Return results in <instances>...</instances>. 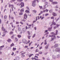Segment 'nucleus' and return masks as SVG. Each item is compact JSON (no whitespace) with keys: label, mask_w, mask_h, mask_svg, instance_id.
Returning a JSON list of instances; mask_svg holds the SVG:
<instances>
[{"label":"nucleus","mask_w":60,"mask_h":60,"mask_svg":"<svg viewBox=\"0 0 60 60\" xmlns=\"http://www.w3.org/2000/svg\"><path fill=\"white\" fill-rule=\"evenodd\" d=\"M36 0H34L32 2V5L33 7H34L36 5Z\"/></svg>","instance_id":"obj_1"},{"label":"nucleus","mask_w":60,"mask_h":60,"mask_svg":"<svg viewBox=\"0 0 60 60\" xmlns=\"http://www.w3.org/2000/svg\"><path fill=\"white\" fill-rule=\"evenodd\" d=\"M58 32V30H56V34H55L54 33V32H52L51 33V34H52L53 35H57V33Z\"/></svg>","instance_id":"obj_2"},{"label":"nucleus","mask_w":60,"mask_h":60,"mask_svg":"<svg viewBox=\"0 0 60 60\" xmlns=\"http://www.w3.org/2000/svg\"><path fill=\"white\" fill-rule=\"evenodd\" d=\"M21 5V6H20L21 8H22V7H23L24 6V3L22 2L19 5V6Z\"/></svg>","instance_id":"obj_3"},{"label":"nucleus","mask_w":60,"mask_h":60,"mask_svg":"<svg viewBox=\"0 0 60 60\" xmlns=\"http://www.w3.org/2000/svg\"><path fill=\"white\" fill-rule=\"evenodd\" d=\"M55 50L56 52H58L59 53H60V49L59 48L56 49Z\"/></svg>","instance_id":"obj_4"},{"label":"nucleus","mask_w":60,"mask_h":60,"mask_svg":"<svg viewBox=\"0 0 60 60\" xmlns=\"http://www.w3.org/2000/svg\"><path fill=\"white\" fill-rule=\"evenodd\" d=\"M45 5L44 6H43V8L44 9H46V8L45 7V6L46 5H47V4H48V2H45Z\"/></svg>","instance_id":"obj_5"},{"label":"nucleus","mask_w":60,"mask_h":60,"mask_svg":"<svg viewBox=\"0 0 60 60\" xmlns=\"http://www.w3.org/2000/svg\"><path fill=\"white\" fill-rule=\"evenodd\" d=\"M52 40H51V41H52L53 40H54V39H56V37L55 36H53V38H51Z\"/></svg>","instance_id":"obj_6"},{"label":"nucleus","mask_w":60,"mask_h":60,"mask_svg":"<svg viewBox=\"0 0 60 60\" xmlns=\"http://www.w3.org/2000/svg\"><path fill=\"white\" fill-rule=\"evenodd\" d=\"M52 58L53 59H56V56L55 55H53L52 56Z\"/></svg>","instance_id":"obj_7"},{"label":"nucleus","mask_w":60,"mask_h":60,"mask_svg":"<svg viewBox=\"0 0 60 60\" xmlns=\"http://www.w3.org/2000/svg\"><path fill=\"white\" fill-rule=\"evenodd\" d=\"M27 15L26 14H25L24 15V19H26V20L27 19L26 18H27Z\"/></svg>","instance_id":"obj_8"},{"label":"nucleus","mask_w":60,"mask_h":60,"mask_svg":"<svg viewBox=\"0 0 60 60\" xmlns=\"http://www.w3.org/2000/svg\"><path fill=\"white\" fill-rule=\"evenodd\" d=\"M52 27L49 28H48V30L50 31H52Z\"/></svg>","instance_id":"obj_9"},{"label":"nucleus","mask_w":60,"mask_h":60,"mask_svg":"<svg viewBox=\"0 0 60 60\" xmlns=\"http://www.w3.org/2000/svg\"><path fill=\"white\" fill-rule=\"evenodd\" d=\"M9 7L10 8L11 7L14 8V5L10 4H9Z\"/></svg>","instance_id":"obj_10"},{"label":"nucleus","mask_w":60,"mask_h":60,"mask_svg":"<svg viewBox=\"0 0 60 60\" xmlns=\"http://www.w3.org/2000/svg\"><path fill=\"white\" fill-rule=\"evenodd\" d=\"M22 41L25 44L26 43V42H27L26 40L25 39H23L22 40Z\"/></svg>","instance_id":"obj_11"},{"label":"nucleus","mask_w":60,"mask_h":60,"mask_svg":"<svg viewBox=\"0 0 60 60\" xmlns=\"http://www.w3.org/2000/svg\"><path fill=\"white\" fill-rule=\"evenodd\" d=\"M58 47V45L57 44H56L54 46V48H56V47Z\"/></svg>","instance_id":"obj_12"},{"label":"nucleus","mask_w":60,"mask_h":60,"mask_svg":"<svg viewBox=\"0 0 60 60\" xmlns=\"http://www.w3.org/2000/svg\"><path fill=\"white\" fill-rule=\"evenodd\" d=\"M24 8L21 9L20 11L21 12H23L24 11Z\"/></svg>","instance_id":"obj_13"},{"label":"nucleus","mask_w":60,"mask_h":60,"mask_svg":"<svg viewBox=\"0 0 60 60\" xmlns=\"http://www.w3.org/2000/svg\"><path fill=\"white\" fill-rule=\"evenodd\" d=\"M49 46V44H47L45 47V48L46 49H48V48Z\"/></svg>","instance_id":"obj_14"},{"label":"nucleus","mask_w":60,"mask_h":60,"mask_svg":"<svg viewBox=\"0 0 60 60\" xmlns=\"http://www.w3.org/2000/svg\"><path fill=\"white\" fill-rule=\"evenodd\" d=\"M56 58H57L58 59H59L60 58V55L59 54H58L56 56Z\"/></svg>","instance_id":"obj_15"},{"label":"nucleus","mask_w":60,"mask_h":60,"mask_svg":"<svg viewBox=\"0 0 60 60\" xmlns=\"http://www.w3.org/2000/svg\"><path fill=\"white\" fill-rule=\"evenodd\" d=\"M52 15L54 16H56L57 15H56V14L55 13L53 12L52 13Z\"/></svg>","instance_id":"obj_16"},{"label":"nucleus","mask_w":60,"mask_h":60,"mask_svg":"<svg viewBox=\"0 0 60 60\" xmlns=\"http://www.w3.org/2000/svg\"><path fill=\"white\" fill-rule=\"evenodd\" d=\"M57 4V2H53L52 3V4Z\"/></svg>","instance_id":"obj_17"},{"label":"nucleus","mask_w":60,"mask_h":60,"mask_svg":"<svg viewBox=\"0 0 60 60\" xmlns=\"http://www.w3.org/2000/svg\"><path fill=\"white\" fill-rule=\"evenodd\" d=\"M2 30L3 31H4V32H5V29H4V27H2Z\"/></svg>","instance_id":"obj_18"},{"label":"nucleus","mask_w":60,"mask_h":60,"mask_svg":"<svg viewBox=\"0 0 60 60\" xmlns=\"http://www.w3.org/2000/svg\"><path fill=\"white\" fill-rule=\"evenodd\" d=\"M7 41H8V42L10 43L11 41V39H9Z\"/></svg>","instance_id":"obj_19"},{"label":"nucleus","mask_w":60,"mask_h":60,"mask_svg":"<svg viewBox=\"0 0 60 60\" xmlns=\"http://www.w3.org/2000/svg\"><path fill=\"white\" fill-rule=\"evenodd\" d=\"M52 12H53V9H50L49 10V12H50V13H52Z\"/></svg>","instance_id":"obj_20"},{"label":"nucleus","mask_w":60,"mask_h":60,"mask_svg":"<svg viewBox=\"0 0 60 60\" xmlns=\"http://www.w3.org/2000/svg\"><path fill=\"white\" fill-rule=\"evenodd\" d=\"M21 54V57L22 58H23V57H24L25 56V55H24V54Z\"/></svg>","instance_id":"obj_21"},{"label":"nucleus","mask_w":60,"mask_h":60,"mask_svg":"<svg viewBox=\"0 0 60 60\" xmlns=\"http://www.w3.org/2000/svg\"><path fill=\"white\" fill-rule=\"evenodd\" d=\"M15 36V35H13L11 37V39H13V38H14V37Z\"/></svg>","instance_id":"obj_22"},{"label":"nucleus","mask_w":60,"mask_h":60,"mask_svg":"<svg viewBox=\"0 0 60 60\" xmlns=\"http://www.w3.org/2000/svg\"><path fill=\"white\" fill-rule=\"evenodd\" d=\"M14 46V44L13 43H12L11 44L10 46L11 47H12Z\"/></svg>","instance_id":"obj_23"},{"label":"nucleus","mask_w":60,"mask_h":60,"mask_svg":"<svg viewBox=\"0 0 60 60\" xmlns=\"http://www.w3.org/2000/svg\"><path fill=\"white\" fill-rule=\"evenodd\" d=\"M47 41V39L45 40V43L44 44L45 45H46L47 44V41Z\"/></svg>","instance_id":"obj_24"},{"label":"nucleus","mask_w":60,"mask_h":60,"mask_svg":"<svg viewBox=\"0 0 60 60\" xmlns=\"http://www.w3.org/2000/svg\"><path fill=\"white\" fill-rule=\"evenodd\" d=\"M18 30L19 31H20L21 30V28L20 27H19L18 28Z\"/></svg>","instance_id":"obj_25"},{"label":"nucleus","mask_w":60,"mask_h":60,"mask_svg":"<svg viewBox=\"0 0 60 60\" xmlns=\"http://www.w3.org/2000/svg\"><path fill=\"white\" fill-rule=\"evenodd\" d=\"M7 18V16L5 15L4 17V19H6Z\"/></svg>","instance_id":"obj_26"},{"label":"nucleus","mask_w":60,"mask_h":60,"mask_svg":"<svg viewBox=\"0 0 60 60\" xmlns=\"http://www.w3.org/2000/svg\"><path fill=\"white\" fill-rule=\"evenodd\" d=\"M22 30L23 32H25V31H26V29L25 28H22Z\"/></svg>","instance_id":"obj_27"},{"label":"nucleus","mask_w":60,"mask_h":60,"mask_svg":"<svg viewBox=\"0 0 60 60\" xmlns=\"http://www.w3.org/2000/svg\"><path fill=\"white\" fill-rule=\"evenodd\" d=\"M52 23L53 25H54V26H55V25H56V22H52Z\"/></svg>","instance_id":"obj_28"},{"label":"nucleus","mask_w":60,"mask_h":60,"mask_svg":"<svg viewBox=\"0 0 60 60\" xmlns=\"http://www.w3.org/2000/svg\"><path fill=\"white\" fill-rule=\"evenodd\" d=\"M34 55V54H31L29 55V57H31L32 56Z\"/></svg>","instance_id":"obj_29"},{"label":"nucleus","mask_w":60,"mask_h":60,"mask_svg":"<svg viewBox=\"0 0 60 60\" xmlns=\"http://www.w3.org/2000/svg\"><path fill=\"white\" fill-rule=\"evenodd\" d=\"M19 14L20 15H23V13L21 12L20 13H19Z\"/></svg>","instance_id":"obj_30"},{"label":"nucleus","mask_w":60,"mask_h":60,"mask_svg":"<svg viewBox=\"0 0 60 60\" xmlns=\"http://www.w3.org/2000/svg\"><path fill=\"white\" fill-rule=\"evenodd\" d=\"M35 35H36V34H34L33 35V36H32V38H34V37H35Z\"/></svg>","instance_id":"obj_31"},{"label":"nucleus","mask_w":60,"mask_h":60,"mask_svg":"<svg viewBox=\"0 0 60 60\" xmlns=\"http://www.w3.org/2000/svg\"><path fill=\"white\" fill-rule=\"evenodd\" d=\"M25 12H27V13H29V11L27 10H26L25 11Z\"/></svg>","instance_id":"obj_32"},{"label":"nucleus","mask_w":60,"mask_h":60,"mask_svg":"<svg viewBox=\"0 0 60 60\" xmlns=\"http://www.w3.org/2000/svg\"><path fill=\"white\" fill-rule=\"evenodd\" d=\"M13 51H15L16 50V48H13Z\"/></svg>","instance_id":"obj_33"},{"label":"nucleus","mask_w":60,"mask_h":60,"mask_svg":"<svg viewBox=\"0 0 60 60\" xmlns=\"http://www.w3.org/2000/svg\"><path fill=\"white\" fill-rule=\"evenodd\" d=\"M3 35H2L3 37H4L5 36V34L4 33H3Z\"/></svg>","instance_id":"obj_34"},{"label":"nucleus","mask_w":60,"mask_h":60,"mask_svg":"<svg viewBox=\"0 0 60 60\" xmlns=\"http://www.w3.org/2000/svg\"><path fill=\"white\" fill-rule=\"evenodd\" d=\"M36 21H34L33 22V23H34L35 22H36V21H37V17H36Z\"/></svg>","instance_id":"obj_35"},{"label":"nucleus","mask_w":60,"mask_h":60,"mask_svg":"<svg viewBox=\"0 0 60 60\" xmlns=\"http://www.w3.org/2000/svg\"><path fill=\"white\" fill-rule=\"evenodd\" d=\"M18 38H20L21 37V36L19 35H18Z\"/></svg>","instance_id":"obj_36"},{"label":"nucleus","mask_w":60,"mask_h":60,"mask_svg":"<svg viewBox=\"0 0 60 60\" xmlns=\"http://www.w3.org/2000/svg\"><path fill=\"white\" fill-rule=\"evenodd\" d=\"M39 54H42V52L41 51H40L39 52Z\"/></svg>","instance_id":"obj_37"},{"label":"nucleus","mask_w":60,"mask_h":60,"mask_svg":"<svg viewBox=\"0 0 60 60\" xmlns=\"http://www.w3.org/2000/svg\"><path fill=\"white\" fill-rule=\"evenodd\" d=\"M13 34V32L12 31H11L10 33V34Z\"/></svg>","instance_id":"obj_38"},{"label":"nucleus","mask_w":60,"mask_h":60,"mask_svg":"<svg viewBox=\"0 0 60 60\" xmlns=\"http://www.w3.org/2000/svg\"><path fill=\"white\" fill-rule=\"evenodd\" d=\"M30 37H31V36H28V38L29 39H30Z\"/></svg>","instance_id":"obj_39"},{"label":"nucleus","mask_w":60,"mask_h":60,"mask_svg":"<svg viewBox=\"0 0 60 60\" xmlns=\"http://www.w3.org/2000/svg\"><path fill=\"white\" fill-rule=\"evenodd\" d=\"M15 41H18V39H17V38H15Z\"/></svg>","instance_id":"obj_40"},{"label":"nucleus","mask_w":60,"mask_h":60,"mask_svg":"<svg viewBox=\"0 0 60 60\" xmlns=\"http://www.w3.org/2000/svg\"><path fill=\"white\" fill-rule=\"evenodd\" d=\"M23 1V0H17V1L18 2H22Z\"/></svg>","instance_id":"obj_41"},{"label":"nucleus","mask_w":60,"mask_h":60,"mask_svg":"<svg viewBox=\"0 0 60 60\" xmlns=\"http://www.w3.org/2000/svg\"><path fill=\"white\" fill-rule=\"evenodd\" d=\"M39 7L40 9H42V6H39Z\"/></svg>","instance_id":"obj_42"},{"label":"nucleus","mask_w":60,"mask_h":60,"mask_svg":"<svg viewBox=\"0 0 60 60\" xmlns=\"http://www.w3.org/2000/svg\"><path fill=\"white\" fill-rule=\"evenodd\" d=\"M4 45H3V46H0V48H4Z\"/></svg>","instance_id":"obj_43"},{"label":"nucleus","mask_w":60,"mask_h":60,"mask_svg":"<svg viewBox=\"0 0 60 60\" xmlns=\"http://www.w3.org/2000/svg\"><path fill=\"white\" fill-rule=\"evenodd\" d=\"M20 24H21L22 25H23V24H24V23L21 22H20Z\"/></svg>","instance_id":"obj_44"},{"label":"nucleus","mask_w":60,"mask_h":60,"mask_svg":"<svg viewBox=\"0 0 60 60\" xmlns=\"http://www.w3.org/2000/svg\"><path fill=\"white\" fill-rule=\"evenodd\" d=\"M3 50V48H1L0 47V51H2Z\"/></svg>","instance_id":"obj_45"},{"label":"nucleus","mask_w":60,"mask_h":60,"mask_svg":"<svg viewBox=\"0 0 60 60\" xmlns=\"http://www.w3.org/2000/svg\"><path fill=\"white\" fill-rule=\"evenodd\" d=\"M27 33H28V35H30V32L29 31H28Z\"/></svg>","instance_id":"obj_46"},{"label":"nucleus","mask_w":60,"mask_h":60,"mask_svg":"<svg viewBox=\"0 0 60 60\" xmlns=\"http://www.w3.org/2000/svg\"><path fill=\"white\" fill-rule=\"evenodd\" d=\"M33 12H35V13H36L37 12V11L35 10H33Z\"/></svg>","instance_id":"obj_47"},{"label":"nucleus","mask_w":60,"mask_h":60,"mask_svg":"<svg viewBox=\"0 0 60 60\" xmlns=\"http://www.w3.org/2000/svg\"><path fill=\"white\" fill-rule=\"evenodd\" d=\"M39 52V50L38 49H37L36 50L35 52Z\"/></svg>","instance_id":"obj_48"},{"label":"nucleus","mask_w":60,"mask_h":60,"mask_svg":"<svg viewBox=\"0 0 60 60\" xmlns=\"http://www.w3.org/2000/svg\"><path fill=\"white\" fill-rule=\"evenodd\" d=\"M22 21H24V22H25V21H26V20H25V19H23L22 20Z\"/></svg>","instance_id":"obj_49"},{"label":"nucleus","mask_w":60,"mask_h":60,"mask_svg":"<svg viewBox=\"0 0 60 60\" xmlns=\"http://www.w3.org/2000/svg\"><path fill=\"white\" fill-rule=\"evenodd\" d=\"M28 48V46H25L24 47L25 49H26V48Z\"/></svg>","instance_id":"obj_50"},{"label":"nucleus","mask_w":60,"mask_h":60,"mask_svg":"<svg viewBox=\"0 0 60 60\" xmlns=\"http://www.w3.org/2000/svg\"><path fill=\"white\" fill-rule=\"evenodd\" d=\"M56 25L57 26V27H59V26H60V25H58V24H56Z\"/></svg>","instance_id":"obj_51"},{"label":"nucleus","mask_w":60,"mask_h":60,"mask_svg":"<svg viewBox=\"0 0 60 60\" xmlns=\"http://www.w3.org/2000/svg\"><path fill=\"white\" fill-rule=\"evenodd\" d=\"M49 15V14H46L45 15V16H48V15Z\"/></svg>","instance_id":"obj_52"},{"label":"nucleus","mask_w":60,"mask_h":60,"mask_svg":"<svg viewBox=\"0 0 60 60\" xmlns=\"http://www.w3.org/2000/svg\"><path fill=\"white\" fill-rule=\"evenodd\" d=\"M26 8H27V10H29V8H28V7H27Z\"/></svg>","instance_id":"obj_53"},{"label":"nucleus","mask_w":60,"mask_h":60,"mask_svg":"<svg viewBox=\"0 0 60 60\" xmlns=\"http://www.w3.org/2000/svg\"><path fill=\"white\" fill-rule=\"evenodd\" d=\"M15 53L16 54H19V51H16L15 52Z\"/></svg>","instance_id":"obj_54"},{"label":"nucleus","mask_w":60,"mask_h":60,"mask_svg":"<svg viewBox=\"0 0 60 60\" xmlns=\"http://www.w3.org/2000/svg\"><path fill=\"white\" fill-rule=\"evenodd\" d=\"M54 17L52 16L51 17V19H54Z\"/></svg>","instance_id":"obj_55"},{"label":"nucleus","mask_w":60,"mask_h":60,"mask_svg":"<svg viewBox=\"0 0 60 60\" xmlns=\"http://www.w3.org/2000/svg\"><path fill=\"white\" fill-rule=\"evenodd\" d=\"M47 60H50V59H49V57L47 58Z\"/></svg>","instance_id":"obj_56"},{"label":"nucleus","mask_w":60,"mask_h":60,"mask_svg":"<svg viewBox=\"0 0 60 60\" xmlns=\"http://www.w3.org/2000/svg\"><path fill=\"white\" fill-rule=\"evenodd\" d=\"M26 54V52H25L22 53H21V54H22L23 55H24V54Z\"/></svg>","instance_id":"obj_57"},{"label":"nucleus","mask_w":60,"mask_h":60,"mask_svg":"<svg viewBox=\"0 0 60 60\" xmlns=\"http://www.w3.org/2000/svg\"><path fill=\"white\" fill-rule=\"evenodd\" d=\"M30 42V40H29L28 41H27V43H26V44H27L28 43V42L29 43V42Z\"/></svg>","instance_id":"obj_58"},{"label":"nucleus","mask_w":60,"mask_h":60,"mask_svg":"<svg viewBox=\"0 0 60 60\" xmlns=\"http://www.w3.org/2000/svg\"><path fill=\"white\" fill-rule=\"evenodd\" d=\"M1 23H2V20L1 19H0V24H1Z\"/></svg>","instance_id":"obj_59"},{"label":"nucleus","mask_w":60,"mask_h":60,"mask_svg":"<svg viewBox=\"0 0 60 60\" xmlns=\"http://www.w3.org/2000/svg\"><path fill=\"white\" fill-rule=\"evenodd\" d=\"M19 22H16V24H19Z\"/></svg>","instance_id":"obj_60"},{"label":"nucleus","mask_w":60,"mask_h":60,"mask_svg":"<svg viewBox=\"0 0 60 60\" xmlns=\"http://www.w3.org/2000/svg\"><path fill=\"white\" fill-rule=\"evenodd\" d=\"M56 27H56V26H54V29H56Z\"/></svg>","instance_id":"obj_61"},{"label":"nucleus","mask_w":60,"mask_h":60,"mask_svg":"<svg viewBox=\"0 0 60 60\" xmlns=\"http://www.w3.org/2000/svg\"><path fill=\"white\" fill-rule=\"evenodd\" d=\"M13 2H14V1H13V0H11L10 1L11 3H13Z\"/></svg>","instance_id":"obj_62"},{"label":"nucleus","mask_w":60,"mask_h":60,"mask_svg":"<svg viewBox=\"0 0 60 60\" xmlns=\"http://www.w3.org/2000/svg\"><path fill=\"white\" fill-rule=\"evenodd\" d=\"M48 32V30H45V33H46V32Z\"/></svg>","instance_id":"obj_63"},{"label":"nucleus","mask_w":60,"mask_h":60,"mask_svg":"<svg viewBox=\"0 0 60 60\" xmlns=\"http://www.w3.org/2000/svg\"><path fill=\"white\" fill-rule=\"evenodd\" d=\"M11 19H13V17H11Z\"/></svg>","instance_id":"obj_64"}]
</instances>
